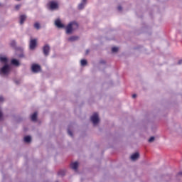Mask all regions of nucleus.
Returning a JSON list of instances; mask_svg holds the SVG:
<instances>
[{"label": "nucleus", "instance_id": "obj_1", "mask_svg": "<svg viewBox=\"0 0 182 182\" xmlns=\"http://www.w3.org/2000/svg\"><path fill=\"white\" fill-rule=\"evenodd\" d=\"M79 28V23L76 21H71L69 24L65 27V32L67 35H70L73 33L75 29H77Z\"/></svg>", "mask_w": 182, "mask_h": 182}, {"label": "nucleus", "instance_id": "obj_2", "mask_svg": "<svg viewBox=\"0 0 182 182\" xmlns=\"http://www.w3.org/2000/svg\"><path fill=\"white\" fill-rule=\"evenodd\" d=\"M9 72H11V65H9V64H4V66L0 68V75H9Z\"/></svg>", "mask_w": 182, "mask_h": 182}, {"label": "nucleus", "instance_id": "obj_3", "mask_svg": "<svg viewBox=\"0 0 182 182\" xmlns=\"http://www.w3.org/2000/svg\"><path fill=\"white\" fill-rule=\"evenodd\" d=\"M36 46H38V39L36 38L31 39L29 43V48L31 50H34V49L36 48Z\"/></svg>", "mask_w": 182, "mask_h": 182}, {"label": "nucleus", "instance_id": "obj_4", "mask_svg": "<svg viewBox=\"0 0 182 182\" xmlns=\"http://www.w3.org/2000/svg\"><path fill=\"white\" fill-rule=\"evenodd\" d=\"M50 52V46H49V44H46L43 47V53L44 56H49Z\"/></svg>", "mask_w": 182, "mask_h": 182}, {"label": "nucleus", "instance_id": "obj_5", "mask_svg": "<svg viewBox=\"0 0 182 182\" xmlns=\"http://www.w3.org/2000/svg\"><path fill=\"white\" fill-rule=\"evenodd\" d=\"M9 61V60H8V57L6 55L0 54V63H1V65H8Z\"/></svg>", "mask_w": 182, "mask_h": 182}, {"label": "nucleus", "instance_id": "obj_6", "mask_svg": "<svg viewBox=\"0 0 182 182\" xmlns=\"http://www.w3.org/2000/svg\"><path fill=\"white\" fill-rule=\"evenodd\" d=\"M90 119L93 124H97V123H99V114H97V112H95Z\"/></svg>", "mask_w": 182, "mask_h": 182}, {"label": "nucleus", "instance_id": "obj_7", "mask_svg": "<svg viewBox=\"0 0 182 182\" xmlns=\"http://www.w3.org/2000/svg\"><path fill=\"white\" fill-rule=\"evenodd\" d=\"M49 9L53 11V9H58L59 8V4L56 1H50L48 3Z\"/></svg>", "mask_w": 182, "mask_h": 182}, {"label": "nucleus", "instance_id": "obj_8", "mask_svg": "<svg viewBox=\"0 0 182 182\" xmlns=\"http://www.w3.org/2000/svg\"><path fill=\"white\" fill-rule=\"evenodd\" d=\"M87 4V0H81V3L78 4L77 9L79 11H82V9H85V6H86Z\"/></svg>", "mask_w": 182, "mask_h": 182}, {"label": "nucleus", "instance_id": "obj_9", "mask_svg": "<svg viewBox=\"0 0 182 182\" xmlns=\"http://www.w3.org/2000/svg\"><path fill=\"white\" fill-rule=\"evenodd\" d=\"M31 69L33 73H38V72H41V65L38 64H33L31 67Z\"/></svg>", "mask_w": 182, "mask_h": 182}, {"label": "nucleus", "instance_id": "obj_10", "mask_svg": "<svg viewBox=\"0 0 182 182\" xmlns=\"http://www.w3.org/2000/svg\"><path fill=\"white\" fill-rule=\"evenodd\" d=\"M55 24L57 26V28H65V24L62 23L60 19L55 20Z\"/></svg>", "mask_w": 182, "mask_h": 182}, {"label": "nucleus", "instance_id": "obj_11", "mask_svg": "<svg viewBox=\"0 0 182 182\" xmlns=\"http://www.w3.org/2000/svg\"><path fill=\"white\" fill-rule=\"evenodd\" d=\"M19 19H20V25H23L25 21H26V15L25 14L21 15L19 17Z\"/></svg>", "mask_w": 182, "mask_h": 182}, {"label": "nucleus", "instance_id": "obj_12", "mask_svg": "<svg viewBox=\"0 0 182 182\" xmlns=\"http://www.w3.org/2000/svg\"><path fill=\"white\" fill-rule=\"evenodd\" d=\"M70 168H73V170H77V167H79V163L77 162H74L70 164Z\"/></svg>", "mask_w": 182, "mask_h": 182}, {"label": "nucleus", "instance_id": "obj_13", "mask_svg": "<svg viewBox=\"0 0 182 182\" xmlns=\"http://www.w3.org/2000/svg\"><path fill=\"white\" fill-rule=\"evenodd\" d=\"M11 65H13V66H20L21 63H19V60L17 59L14 58L11 60Z\"/></svg>", "mask_w": 182, "mask_h": 182}, {"label": "nucleus", "instance_id": "obj_14", "mask_svg": "<svg viewBox=\"0 0 182 182\" xmlns=\"http://www.w3.org/2000/svg\"><path fill=\"white\" fill-rule=\"evenodd\" d=\"M79 40V36H72L68 38L69 42H75Z\"/></svg>", "mask_w": 182, "mask_h": 182}, {"label": "nucleus", "instance_id": "obj_15", "mask_svg": "<svg viewBox=\"0 0 182 182\" xmlns=\"http://www.w3.org/2000/svg\"><path fill=\"white\" fill-rule=\"evenodd\" d=\"M139 157H140V155L139 154L138 152H136L131 156V159H132L133 161H134L137 160V159H139Z\"/></svg>", "mask_w": 182, "mask_h": 182}, {"label": "nucleus", "instance_id": "obj_16", "mask_svg": "<svg viewBox=\"0 0 182 182\" xmlns=\"http://www.w3.org/2000/svg\"><path fill=\"white\" fill-rule=\"evenodd\" d=\"M31 119L32 122H36L38 120V112H34L31 117Z\"/></svg>", "mask_w": 182, "mask_h": 182}, {"label": "nucleus", "instance_id": "obj_17", "mask_svg": "<svg viewBox=\"0 0 182 182\" xmlns=\"http://www.w3.org/2000/svg\"><path fill=\"white\" fill-rule=\"evenodd\" d=\"M32 140V139L31 138L30 136H26L24 137V141L25 143H31V141Z\"/></svg>", "mask_w": 182, "mask_h": 182}, {"label": "nucleus", "instance_id": "obj_18", "mask_svg": "<svg viewBox=\"0 0 182 182\" xmlns=\"http://www.w3.org/2000/svg\"><path fill=\"white\" fill-rule=\"evenodd\" d=\"M58 176H65L66 174V171L64 170H60L58 172Z\"/></svg>", "mask_w": 182, "mask_h": 182}, {"label": "nucleus", "instance_id": "obj_19", "mask_svg": "<svg viewBox=\"0 0 182 182\" xmlns=\"http://www.w3.org/2000/svg\"><path fill=\"white\" fill-rule=\"evenodd\" d=\"M10 46H11V48H15L16 46V41H15V40L11 41L10 43Z\"/></svg>", "mask_w": 182, "mask_h": 182}, {"label": "nucleus", "instance_id": "obj_20", "mask_svg": "<svg viewBox=\"0 0 182 182\" xmlns=\"http://www.w3.org/2000/svg\"><path fill=\"white\" fill-rule=\"evenodd\" d=\"M34 28L38 31V29H41V24L38 22L35 23Z\"/></svg>", "mask_w": 182, "mask_h": 182}, {"label": "nucleus", "instance_id": "obj_21", "mask_svg": "<svg viewBox=\"0 0 182 182\" xmlns=\"http://www.w3.org/2000/svg\"><path fill=\"white\" fill-rule=\"evenodd\" d=\"M86 65H87V60H81V66H86Z\"/></svg>", "mask_w": 182, "mask_h": 182}, {"label": "nucleus", "instance_id": "obj_22", "mask_svg": "<svg viewBox=\"0 0 182 182\" xmlns=\"http://www.w3.org/2000/svg\"><path fill=\"white\" fill-rule=\"evenodd\" d=\"M119 50V48L117 47H113L112 48V52H117Z\"/></svg>", "mask_w": 182, "mask_h": 182}, {"label": "nucleus", "instance_id": "obj_23", "mask_svg": "<svg viewBox=\"0 0 182 182\" xmlns=\"http://www.w3.org/2000/svg\"><path fill=\"white\" fill-rule=\"evenodd\" d=\"M68 134H69V136H70L71 137H73V133L72 132V131H70V129H68Z\"/></svg>", "mask_w": 182, "mask_h": 182}, {"label": "nucleus", "instance_id": "obj_24", "mask_svg": "<svg viewBox=\"0 0 182 182\" xmlns=\"http://www.w3.org/2000/svg\"><path fill=\"white\" fill-rule=\"evenodd\" d=\"M15 9L16 11H19V9H21V4L16 5Z\"/></svg>", "mask_w": 182, "mask_h": 182}, {"label": "nucleus", "instance_id": "obj_25", "mask_svg": "<svg viewBox=\"0 0 182 182\" xmlns=\"http://www.w3.org/2000/svg\"><path fill=\"white\" fill-rule=\"evenodd\" d=\"M152 141H154V136H151V137L149 139V143H152Z\"/></svg>", "mask_w": 182, "mask_h": 182}, {"label": "nucleus", "instance_id": "obj_26", "mask_svg": "<svg viewBox=\"0 0 182 182\" xmlns=\"http://www.w3.org/2000/svg\"><path fill=\"white\" fill-rule=\"evenodd\" d=\"M117 9L120 12V11H122L123 10V7H122V6H118Z\"/></svg>", "mask_w": 182, "mask_h": 182}, {"label": "nucleus", "instance_id": "obj_27", "mask_svg": "<svg viewBox=\"0 0 182 182\" xmlns=\"http://www.w3.org/2000/svg\"><path fill=\"white\" fill-rule=\"evenodd\" d=\"M18 58H25V55L23 54V53L19 54V55H18Z\"/></svg>", "mask_w": 182, "mask_h": 182}, {"label": "nucleus", "instance_id": "obj_28", "mask_svg": "<svg viewBox=\"0 0 182 182\" xmlns=\"http://www.w3.org/2000/svg\"><path fill=\"white\" fill-rule=\"evenodd\" d=\"M100 63H102V64L105 65V64H106V61L104 60H101L100 61Z\"/></svg>", "mask_w": 182, "mask_h": 182}, {"label": "nucleus", "instance_id": "obj_29", "mask_svg": "<svg viewBox=\"0 0 182 182\" xmlns=\"http://www.w3.org/2000/svg\"><path fill=\"white\" fill-rule=\"evenodd\" d=\"M3 116L2 112L0 111V120H2Z\"/></svg>", "mask_w": 182, "mask_h": 182}, {"label": "nucleus", "instance_id": "obj_30", "mask_svg": "<svg viewBox=\"0 0 182 182\" xmlns=\"http://www.w3.org/2000/svg\"><path fill=\"white\" fill-rule=\"evenodd\" d=\"M132 97H133V99H136V97H137V95L133 94Z\"/></svg>", "mask_w": 182, "mask_h": 182}, {"label": "nucleus", "instance_id": "obj_31", "mask_svg": "<svg viewBox=\"0 0 182 182\" xmlns=\"http://www.w3.org/2000/svg\"><path fill=\"white\" fill-rule=\"evenodd\" d=\"M182 64V59L179 60L178 62V65H181Z\"/></svg>", "mask_w": 182, "mask_h": 182}, {"label": "nucleus", "instance_id": "obj_32", "mask_svg": "<svg viewBox=\"0 0 182 182\" xmlns=\"http://www.w3.org/2000/svg\"><path fill=\"white\" fill-rule=\"evenodd\" d=\"M0 102H4V97L0 96Z\"/></svg>", "mask_w": 182, "mask_h": 182}, {"label": "nucleus", "instance_id": "obj_33", "mask_svg": "<svg viewBox=\"0 0 182 182\" xmlns=\"http://www.w3.org/2000/svg\"><path fill=\"white\" fill-rule=\"evenodd\" d=\"M87 53H89V50H87Z\"/></svg>", "mask_w": 182, "mask_h": 182}]
</instances>
